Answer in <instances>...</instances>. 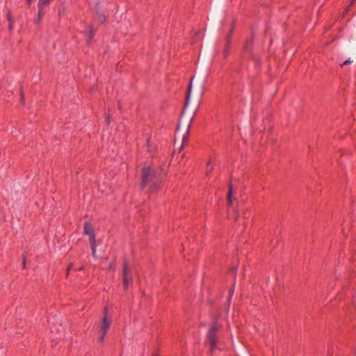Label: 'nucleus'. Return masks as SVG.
Instances as JSON below:
<instances>
[{
    "label": "nucleus",
    "instance_id": "f257e3e1",
    "mask_svg": "<svg viewBox=\"0 0 356 356\" xmlns=\"http://www.w3.org/2000/svg\"><path fill=\"white\" fill-rule=\"evenodd\" d=\"M156 173L150 168L144 166L142 170V186L145 187L148 182L154 181Z\"/></svg>",
    "mask_w": 356,
    "mask_h": 356
},
{
    "label": "nucleus",
    "instance_id": "f03ea898",
    "mask_svg": "<svg viewBox=\"0 0 356 356\" xmlns=\"http://www.w3.org/2000/svg\"><path fill=\"white\" fill-rule=\"evenodd\" d=\"M219 330V327L217 325V323H214L213 326L211 327V329L209 330L207 338L208 340V342L210 345V349L211 351H213L216 348V334L217 332Z\"/></svg>",
    "mask_w": 356,
    "mask_h": 356
},
{
    "label": "nucleus",
    "instance_id": "7ed1b4c3",
    "mask_svg": "<svg viewBox=\"0 0 356 356\" xmlns=\"http://www.w3.org/2000/svg\"><path fill=\"white\" fill-rule=\"evenodd\" d=\"M132 275L131 274V270L129 265L127 261L124 263V270H123V285L124 289H127L129 286V282H132Z\"/></svg>",
    "mask_w": 356,
    "mask_h": 356
},
{
    "label": "nucleus",
    "instance_id": "20e7f679",
    "mask_svg": "<svg viewBox=\"0 0 356 356\" xmlns=\"http://www.w3.org/2000/svg\"><path fill=\"white\" fill-rule=\"evenodd\" d=\"M188 133H189V125H188L186 132L181 134L180 132V124H179V126L177 127V129L175 138H181L182 144H181V147L179 149V152L182 150L184 144L187 143V141H188Z\"/></svg>",
    "mask_w": 356,
    "mask_h": 356
},
{
    "label": "nucleus",
    "instance_id": "39448f33",
    "mask_svg": "<svg viewBox=\"0 0 356 356\" xmlns=\"http://www.w3.org/2000/svg\"><path fill=\"white\" fill-rule=\"evenodd\" d=\"M111 323V319H109L107 316V309L106 307L104 308V318L102 320V327H101V332L104 335L106 334V333L108 331V327H110Z\"/></svg>",
    "mask_w": 356,
    "mask_h": 356
},
{
    "label": "nucleus",
    "instance_id": "423d86ee",
    "mask_svg": "<svg viewBox=\"0 0 356 356\" xmlns=\"http://www.w3.org/2000/svg\"><path fill=\"white\" fill-rule=\"evenodd\" d=\"M84 233L90 237L95 238V234L92 225L88 222L84 224Z\"/></svg>",
    "mask_w": 356,
    "mask_h": 356
},
{
    "label": "nucleus",
    "instance_id": "0eeeda50",
    "mask_svg": "<svg viewBox=\"0 0 356 356\" xmlns=\"http://www.w3.org/2000/svg\"><path fill=\"white\" fill-rule=\"evenodd\" d=\"M53 0H39L38 3V6L40 10V16L42 15L44 7L47 6L49 4L51 1Z\"/></svg>",
    "mask_w": 356,
    "mask_h": 356
},
{
    "label": "nucleus",
    "instance_id": "6e6552de",
    "mask_svg": "<svg viewBox=\"0 0 356 356\" xmlns=\"http://www.w3.org/2000/svg\"><path fill=\"white\" fill-rule=\"evenodd\" d=\"M90 244L92 250V256L95 257L96 252V245H95V238L93 236L89 238Z\"/></svg>",
    "mask_w": 356,
    "mask_h": 356
},
{
    "label": "nucleus",
    "instance_id": "1a4fd4ad",
    "mask_svg": "<svg viewBox=\"0 0 356 356\" xmlns=\"http://www.w3.org/2000/svg\"><path fill=\"white\" fill-rule=\"evenodd\" d=\"M192 82H193V79H191L189 86H188V94H187V97H186V102L185 106H186L189 104V102H190V97H191V89H192Z\"/></svg>",
    "mask_w": 356,
    "mask_h": 356
},
{
    "label": "nucleus",
    "instance_id": "9d476101",
    "mask_svg": "<svg viewBox=\"0 0 356 356\" xmlns=\"http://www.w3.org/2000/svg\"><path fill=\"white\" fill-rule=\"evenodd\" d=\"M8 19L9 21V31H11L13 26V22L11 19V15L10 13L8 14Z\"/></svg>",
    "mask_w": 356,
    "mask_h": 356
},
{
    "label": "nucleus",
    "instance_id": "9b49d317",
    "mask_svg": "<svg viewBox=\"0 0 356 356\" xmlns=\"http://www.w3.org/2000/svg\"><path fill=\"white\" fill-rule=\"evenodd\" d=\"M232 194L231 193H228L227 200L229 206H231L232 204Z\"/></svg>",
    "mask_w": 356,
    "mask_h": 356
},
{
    "label": "nucleus",
    "instance_id": "f8f14e48",
    "mask_svg": "<svg viewBox=\"0 0 356 356\" xmlns=\"http://www.w3.org/2000/svg\"><path fill=\"white\" fill-rule=\"evenodd\" d=\"M22 266H23V268H26V257L25 254H23V257H22Z\"/></svg>",
    "mask_w": 356,
    "mask_h": 356
},
{
    "label": "nucleus",
    "instance_id": "ddd939ff",
    "mask_svg": "<svg viewBox=\"0 0 356 356\" xmlns=\"http://www.w3.org/2000/svg\"><path fill=\"white\" fill-rule=\"evenodd\" d=\"M42 15L40 16V10H38V18L36 19L35 23L38 24L41 20Z\"/></svg>",
    "mask_w": 356,
    "mask_h": 356
},
{
    "label": "nucleus",
    "instance_id": "4468645a",
    "mask_svg": "<svg viewBox=\"0 0 356 356\" xmlns=\"http://www.w3.org/2000/svg\"><path fill=\"white\" fill-rule=\"evenodd\" d=\"M352 62H353V60H350V58H349V59L346 60V61H344V62L343 63V64H342V65H341L342 66V65H348V64H349V63H351Z\"/></svg>",
    "mask_w": 356,
    "mask_h": 356
},
{
    "label": "nucleus",
    "instance_id": "2eb2a0df",
    "mask_svg": "<svg viewBox=\"0 0 356 356\" xmlns=\"http://www.w3.org/2000/svg\"><path fill=\"white\" fill-rule=\"evenodd\" d=\"M212 170V167L210 166V163H208L207 164V173H209Z\"/></svg>",
    "mask_w": 356,
    "mask_h": 356
},
{
    "label": "nucleus",
    "instance_id": "dca6fc26",
    "mask_svg": "<svg viewBox=\"0 0 356 356\" xmlns=\"http://www.w3.org/2000/svg\"><path fill=\"white\" fill-rule=\"evenodd\" d=\"M232 190H233V186L232 184H229V192L228 193H231L232 194Z\"/></svg>",
    "mask_w": 356,
    "mask_h": 356
},
{
    "label": "nucleus",
    "instance_id": "f3484780",
    "mask_svg": "<svg viewBox=\"0 0 356 356\" xmlns=\"http://www.w3.org/2000/svg\"><path fill=\"white\" fill-rule=\"evenodd\" d=\"M233 293H234V291L233 290H231L229 291V300H230L232 296H233Z\"/></svg>",
    "mask_w": 356,
    "mask_h": 356
},
{
    "label": "nucleus",
    "instance_id": "a211bd4d",
    "mask_svg": "<svg viewBox=\"0 0 356 356\" xmlns=\"http://www.w3.org/2000/svg\"><path fill=\"white\" fill-rule=\"evenodd\" d=\"M104 334H102V335L101 336V337L99 338V341L100 342H103L104 341Z\"/></svg>",
    "mask_w": 356,
    "mask_h": 356
},
{
    "label": "nucleus",
    "instance_id": "6ab92c4d",
    "mask_svg": "<svg viewBox=\"0 0 356 356\" xmlns=\"http://www.w3.org/2000/svg\"><path fill=\"white\" fill-rule=\"evenodd\" d=\"M21 99H22V102L24 101V94L23 93H21Z\"/></svg>",
    "mask_w": 356,
    "mask_h": 356
},
{
    "label": "nucleus",
    "instance_id": "aec40b11",
    "mask_svg": "<svg viewBox=\"0 0 356 356\" xmlns=\"http://www.w3.org/2000/svg\"><path fill=\"white\" fill-rule=\"evenodd\" d=\"M32 0H27V3L29 5H31Z\"/></svg>",
    "mask_w": 356,
    "mask_h": 356
},
{
    "label": "nucleus",
    "instance_id": "412c9836",
    "mask_svg": "<svg viewBox=\"0 0 356 356\" xmlns=\"http://www.w3.org/2000/svg\"><path fill=\"white\" fill-rule=\"evenodd\" d=\"M356 0H351L350 5H353Z\"/></svg>",
    "mask_w": 356,
    "mask_h": 356
},
{
    "label": "nucleus",
    "instance_id": "4be33fe9",
    "mask_svg": "<svg viewBox=\"0 0 356 356\" xmlns=\"http://www.w3.org/2000/svg\"><path fill=\"white\" fill-rule=\"evenodd\" d=\"M72 264H71V265L68 267L67 270H69L72 268Z\"/></svg>",
    "mask_w": 356,
    "mask_h": 356
}]
</instances>
